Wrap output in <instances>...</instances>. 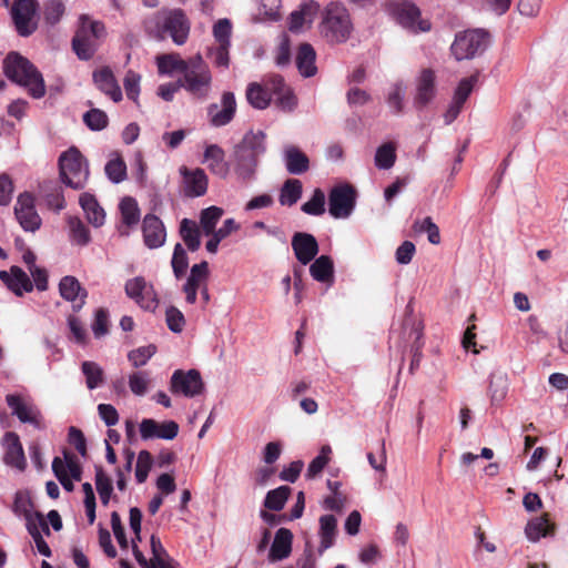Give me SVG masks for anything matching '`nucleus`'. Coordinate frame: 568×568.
I'll return each mask as SVG.
<instances>
[{"label": "nucleus", "instance_id": "1", "mask_svg": "<svg viewBox=\"0 0 568 568\" xmlns=\"http://www.w3.org/2000/svg\"><path fill=\"white\" fill-rule=\"evenodd\" d=\"M3 70L10 80L26 88L32 98L44 95L45 85L41 73L20 53L10 52L3 60Z\"/></svg>", "mask_w": 568, "mask_h": 568}, {"label": "nucleus", "instance_id": "2", "mask_svg": "<svg viewBox=\"0 0 568 568\" xmlns=\"http://www.w3.org/2000/svg\"><path fill=\"white\" fill-rule=\"evenodd\" d=\"M146 28L156 39L170 37L178 45L184 44L190 33V22L181 9L158 11L148 22Z\"/></svg>", "mask_w": 568, "mask_h": 568}, {"label": "nucleus", "instance_id": "3", "mask_svg": "<svg viewBox=\"0 0 568 568\" xmlns=\"http://www.w3.org/2000/svg\"><path fill=\"white\" fill-rule=\"evenodd\" d=\"M246 100L251 106H268L272 102L278 106H293L296 103L292 89L281 77H274L264 84L250 83L246 89Z\"/></svg>", "mask_w": 568, "mask_h": 568}, {"label": "nucleus", "instance_id": "4", "mask_svg": "<svg viewBox=\"0 0 568 568\" xmlns=\"http://www.w3.org/2000/svg\"><path fill=\"white\" fill-rule=\"evenodd\" d=\"M353 24L347 9L341 2L328 3L323 13L321 32L332 43L345 42L352 33Z\"/></svg>", "mask_w": 568, "mask_h": 568}, {"label": "nucleus", "instance_id": "5", "mask_svg": "<svg viewBox=\"0 0 568 568\" xmlns=\"http://www.w3.org/2000/svg\"><path fill=\"white\" fill-rule=\"evenodd\" d=\"M491 36L485 29H468L458 32L450 45L456 60L474 59L481 55L490 45Z\"/></svg>", "mask_w": 568, "mask_h": 568}, {"label": "nucleus", "instance_id": "6", "mask_svg": "<svg viewBox=\"0 0 568 568\" xmlns=\"http://www.w3.org/2000/svg\"><path fill=\"white\" fill-rule=\"evenodd\" d=\"M61 181L69 187L81 190L89 179L88 162L77 148H70L59 158Z\"/></svg>", "mask_w": 568, "mask_h": 568}, {"label": "nucleus", "instance_id": "7", "mask_svg": "<svg viewBox=\"0 0 568 568\" xmlns=\"http://www.w3.org/2000/svg\"><path fill=\"white\" fill-rule=\"evenodd\" d=\"M180 85L196 98H204L211 90L212 75L209 65L200 54L189 59Z\"/></svg>", "mask_w": 568, "mask_h": 568}, {"label": "nucleus", "instance_id": "8", "mask_svg": "<svg viewBox=\"0 0 568 568\" xmlns=\"http://www.w3.org/2000/svg\"><path fill=\"white\" fill-rule=\"evenodd\" d=\"M103 34V23L90 21L89 18L82 16L81 26L72 40V47L77 55L82 60L92 58L97 50V40Z\"/></svg>", "mask_w": 568, "mask_h": 568}, {"label": "nucleus", "instance_id": "9", "mask_svg": "<svg viewBox=\"0 0 568 568\" xmlns=\"http://www.w3.org/2000/svg\"><path fill=\"white\" fill-rule=\"evenodd\" d=\"M38 10L37 0H14L11 17L19 36L29 37L37 30Z\"/></svg>", "mask_w": 568, "mask_h": 568}, {"label": "nucleus", "instance_id": "10", "mask_svg": "<svg viewBox=\"0 0 568 568\" xmlns=\"http://www.w3.org/2000/svg\"><path fill=\"white\" fill-rule=\"evenodd\" d=\"M356 204V190L351 184L333 187L328 194V211L335 219L348 217Z\"/></svg>", "mask_w": 568, "mask_h": 568}, {"label": "nucleus", "instance_id": "11", "mask_svg": "<svg viewBox=\"0 0 568 568\" xmlns=\"http://www.w3.org/2000/svg\"><path fill=\"white\" fill-rule=\"evenodd\" d=\"M124 290L126 295L144 311L154 312L158 308L159 298L154 287L143 276L128 280Z\"/></svg>", "mask_w": 568, "mask_h": 568}, {"label": "nucleus", "instance_id": "12", "mask_svg": "<svg viewBox=\"0 0 568 568\" xmlns=\"http://www.w3.org/2000/svg\"><path fill=\"white\" fill-rule=\"evenodd\" d=\"M203 389L204 383L196 369H189L187 372L176 369L171 377L170 390L173 394L194 397L200 395Z\"/></svg>", "mask_w": 568, "mask_h": 568}, {"label": "nucleus", "instance_id": "13", "mask_svg": "<svg viewBox=\"0 0 568 568\" xmlns=\"http://www.w3.org/2000/svg\"><path fill=\"white\" fill-rule=\"evenodd\" d=\"M390 13L403 28L414 34L426 30L424 22L420 20L419 9L412 2L393 3L390 6Z\"/></svg>", "mask_w": 568, "mask_h": 568}, {"label": "nucleus", "instance_id": "14", "mask_svg": "<svg viewBox=\"0 0 568 568\" xmlns=\"http://www.w3.org/2000/svg\"><path fill=\"white\" fill-rule=\"evenodd\" d=\"M179 172L182 176V192L186 197H200L206 193L209 179L203 169L182 165Z\"/></svg>", "mask_w": 568, "mask_h": 568}, {"label": "nucleus", "instance_id": "15", "mask_svg": "<svg viewBox=\"0 0 568 568\" xmlns=\"http://www.w3.org/2000/svg\"><path fill=\"white\" fill-rule=\"evenodd\" d=\"M14 214L24 231L34 232L41 225V219L34 207V199L28 192L18 196Z\"/></svg>", "mask_w": 568, "mask_h": 568}, {"label": "nucleus", "instance_id": "16", "mask_svg": "<svg viewBox=\"0 0 568 568\" xmlns=\"http://www.w3.org/2000/svg\"><path fill=\"white\" fill-rule=\"evenodd\" d=\"M179 424L174 420L158 423L152 418H144L140 423V435L143 440L153 438L172 440L179 434Z\"/></svg>", "mask_w": 568, "mask_h": 568}, {"label": "nucleus", "instance_id": "17", "mask_svg": "<svg viewBox=\"0 0 568 568\" xmlns=\"http://www.w3.org/2000/svg\"><path fill=\"white\" fill-rule=\"evenodd\" d=\"M292 248L297 261L307 265L318 253V243L316 239L304 232H296L292 237Z\"/></svg>", "mask_w": 568, "mask_h": 568}, {"label": "nucleus", "instance_id": "18", "mask_svg": "<svg viewBox=\"0 0 568 568\" xmlns=\"http://www.w3.org/2000/svg\"><path fill=\"white\" fill-rule=\"evenodd\" d=\"M144 244L149 248L161 247L166 239V231L163 222L154 214H146L142 222Z\"/></svg>", "mask_w": 568, "mask_h": 568}, {"label": "nucleus", "instance_id": "19", "mask_svg": "<svg viewBox=\"0 0 568 568\" xmlns=\"http://www.w3.org/2000/svg\"><path fill=\"white\" fill-rule=\"evenodd\" d=\"M4 448V463L20 470L26 468V457L19 436L14 432H7L2 438Z\"/></svg>", "mask_w": 568, "mask_h": 568}, {"label": "nucleus", "instance_id": "20", "mask_svg": "<svg viewBox=\"0 0 568 568\" xmlns=\"http://www.w3.org/2000/svg\"><path fill=\"white\" fill-rule=\"evenodd\" d=\"M93 81L98 89L106 94L112 102L119 103L122 100V90L109 67L95 70L93 72Z\"/></svg>", "mask_w": 568, "mask_h": 568}, {"label": "nucleus", "instance_id": "21", "mask_svg": "<svg viewBox=\"0 0 568 568\" xmlns=\"http://www.w3.org/2000/svg\"><path fill=\"white\" fill-rule=\"evenodd\" d=\"M557 529L548 513L530 519L525 527V535L531 542H537L542 537H551Z\"/></svg>", "mask_w": 568, "mask_h": 568}, {"label": "nucleus", "instance_id": "22", "mask_svg": "<svg viewBox=\"0 0 568 568\" xmlns=\"http://www.w3.org/2000/svg\"><path fill=\"white\" fill-rule=\"evenodd\" d=\"M6 402L12 409V415L17 416L21 423H29L40 427V413L32 405L24 403L21 396L9 394L6 397Z\"/></svg>", "mask_w": 568, "mask_h": 568}, {"label": "nucleus", "instance_id": "23", "mask_svg": "<svg viewBox=\"0 0 568 568\" xmlns=\"http://www.w3.org/2000/svg\"><path fill=\"white\" fill-rule=\"evenodd\" d=\"M202 163L207 164V169L214 175L226 178L230 172L229 163L225 160L224 150L217 144H209L203 153Z\"/></svg>", "mask_w": 568, "mask_h": 568}, {"label": "nucleus", "instance_id": "24", "mask_svg": "<svg viewBox=\"0 0 568 568\" xmlns=\"http://www.w3.org/2000/svg\"><path fill=\"white\" fill-rule=\"evenodd\" d=\"M59 292L62 298H64L68 302H78V304H74V310H80L84 303L85 298L88 296V292L85 288H83L78 281L77 277L67 275L63 276L59 283Z\"/></svg>", "mask_w": 568, "mask_h": 568}, {"label": "nucleus", "instance_id": "25", "mask_svg": "<svg viewBox=\"0 0 568 568\" xmlns=\"http://www.w3.org/2000/svg\"><path fill=\"white\" fill-rule=\"evenodd\" d=\"M315 61L316 52L314 48L310 43L300 44L295 57V64L301 75L304 78L314 77L317 72Z\"/></svg>", "mask_w": 568, "mask_h": 568}, {"label": "nucleus", "instance_id": "26", "mask_svg": "<svg viewBox=\"0 0 568 568\" xmlns=\"http://www.w3.org/2000/svg\"><path fill=\"white\" fill-rule=\"evenodd\" d=\"M293 534L287 528H280L270 549L268 559L277 561L287 558L292 551Z\"/></svg>", "mask_w": 568, "mask_h": 568}, {"label": "nucleus", "instance_id": "27", "mask_svg": "<svg viewBox=\"0 0 568 568\" xmlns=\"http://www.w3.org/2000/svg\"><path fill=\"white\" fill-rule=\"evenodd\" d=\"M40 192L44 197L47 205L54 210L61 211L65 207V200L63 195L62 187L58 184L57 181L47 180L43 181L40 185Z\"/></svg>", "mask_w": 568, "mask_h": 568}, {"label": "nucleus", "instance_id": "28", "mask_svg": "<svg viewBox=\"0 0 568 568\" xmlns=\"http://www.w3.org/2000/svg\"><path fill=\"white\" fill-rule=\"evenodd\" d=\"M80 205L83 209L90 224L95 227L103 225L105 213L99 205L94 195L90 193H82L79 199Z\"/></svg>", "mask_w": 568, "mask_h": 568}, {"label": "nucleus", "instance_id": "29", "mask_svg": "<svg viewBox=\"0 0 568 568\" xmlns=\"http://www.w3.org/2000/svg\"><path fill=\"white\" fill-rule=\"evenodd\" d=\"M337 534V520L333 515H323L320 517V537L321 544L318 552L322 555L326 549L334 545Z\"/></svg>", "mask_w": 568, "mask_h": 568}, {"label": "nucleus", "instance_id": "30", "mask_svg": "<svg viewBox=\"0 0 568 568\" xmlns=\"http://www.w3.org/2000/svg\"><path fill=\"white\" fill-rule=\"evenodd\" d=\"M284 160L286 170L291 174H303L310 169V160L296 146H290L285 150Z\"/></svg>", "mask_w": 568, "mask_h": 568}, {"label": "nucleus", "instance_id": "31", "mask_svg": "<svg viewBox=\"0 0 568 568\" xmlns=\"http://www.w3.org/2000/svg\"><path fill=\"white\" fill-rule=\"evenodd\" d=\"M312 277L321 283L332 284L334 282V264L328 255H321L315 258L310 267Z\"/></svg>", "mask_w": 568, "mask_h": 568}, {"label": "nucleus", "instance_id": "32", "mask_svg": "<svg viewBox=\"0 0 568 568\" xmlns=\"http://www.w3.org/2000/svg\"><path fill=\"white\" fill-rule=\"evenodd\" d=\"M235 158L236 165L235 172L236 174L244 181H247L253 178L256 166H257V156L250 154L240 148L235 149Z\"/></svg>", "mask_w": 568, "mask_h": 568}, {"label": "nucleus", "instance_id": "33", "mask_svg": "<svg viewBox=\"0 0 568 568\" xmlns=\"http://www.w3.org/2000/svg\"><path fill=\"white\" fill-rule=\"evenodd\" d=\"M180 235L191 252H195L201 246V232L195 221L183 219L180 224Z\"/></svg>", "mask_w": 568, "mask_h": 568}, {"label": "nucleus", "instance_id": "34", "mask_svg": "<svg viewBox=\"0 0 568 568\" xmlns=\"http://www.w3.org/2000/svg\"><path fill=\"white\" fill-rule=\"evenodd\" d=\"M150 546L152 558L151 562L155 568H176L174 560L170 557L166 549L163 547L161 539L156 535L150 538Z\"/></svg>", "mask_w": 568, "mask_h": 568}, {"label": "nucleus", "instance_id": "35", "mask_svg": "<svg viewBox=\"0 0 568 568\" xmlns=\"http://www.w3.org/2000/svg\"><path fill=\"white\" fill-rule=\"evenodd\" d=\"M187 60H183L178 53H166L156 57L158 70L162 74H171L175 71L183 72Z\"/></svg>", "mask_w": 568, "mask_h": 568}, {"label": "nucleus", "instance_id": "36", "mask_svg": "<svg viewBox=\"0 0 568 568\" xmlns=\"http://www.w3.org/2000/svg\"><path fill=\"white\" fill-rule=\"evenodd\" d=\"M303 192L302 182L297 179H287L280 192L278 201L282 205L292 206L297 203Z\"/></svg>", "mask_w": 568, "mask_h": 568}, {"label": "nucleus", "instance_id": "37", "mask_svg": "<svg viewBox=\"0 0 568 568\" xmlns=\"http://www.w3.org/2000/svg\"><path fill=\"white\" fill-rule=\"evenodd\" d=\"M241 150L260 156L265 152V134L262 131L248 132L244 135L241 144L237 145Z\"/></svg>", "mask_w": 568, "mask_h": 568}, {"label": "nucleus", "instance_id": "38", "mask_svg": "<svg viewBox=\"0 0 568 568\" xmlns=\"http://www.w3.org/2000/svg\"><path fill=\"white\" fill-rule=\"evenodd\" d=\"M291 491L292 489L288 486H280L267 491L264 499V507L272 511L282 510L291 495Z\"/></svg>", "mask_w": 568, "mask_h": 568}, {"label": "nucleus", "instance_id": "39", "mask_svg": "<svg viewBox=\"0 0 568 568\" xmlns=\"http://www.w3.org/2000/svg\"><path fill=\"white\" fill-rule=\"evenodd\" d=\"M11 275L12 280L9 284V290L17 296H22L23 292H31L33 290V284L28 274L19 266H11Z\"/></svg>", "mask_w": 568, "mask_h": 568}, {"label": "nucleus", "instance_id": "40", "mask_svg": "<svg viewBox=\"0 0 568 568\" xmlns=\"http://www.w3.org/2000/svg\"><path fill=\"white\" fill-rule=\"evenodd\" d=\"M224 211L217 206H210L201 211L200 224L205 235L215 232V227Z\"/></svg>", "mask_w": 568, "mask_h": 568}, {"label": "nucleus", "instance_id": "41", "mask_svg": "<svg viewBox=\"0 0 568 568\" xmlns=\"http://www.w3.org/2000/svg\"><path fill=\"white\" fill-rule=\"evenodd\" d=\"M85 383L89 389H94L103 384L104 373L103 369L94 362L85 361L81 365Z\"/></svg>", "mask_w": 568, "mask_h": 568}, {"label": "nucleus", "instance_id": "42", "mask_svg": "<svg viewBox=\"0 0 568 568\" xmlns=\"http://www.w3.org/2000/svg\"><path fill=\"white\" fill-rule=\"evenodd\" d=\"M95 487L103 506H108L113 491V485L110 477H108L101 466H95Z\"/></svg>", "mask_w": 568, "mask_h": 568}, {"label": "nucleus", "instance_id": "43", "mask_svg": "<svg viewBox=\"0 0 568 568\" xmlns=\"http://www.w3.org/2000/svg\"><path fill=\"white\" fill-rule=\"evenodd\" d=\"M120 211L122 216V222L128 227L136 225L140 221V210L138 207V203L132 197H124L120 203Z\"/></svg>", "mask_w": 568, "mask_h": 568}, {"label": "nucleus", "instance_id": "44", "mask_svg": "<svg viewBox=\"0 0 568 568\" xmlns=\"http://www.w3.org/2000/svg\"><path fill=\"white\" fill-rule=\"evenodd\" d=\"M396 160L395 145L392 142L381 145L375 154V165L378 169H390Z\"/></svg>", "mask_w": 568, "mask_h": 568}, {"label": "nucleus", "instance_id": "45", "mask_svg": "<svg viewBox=\"0 0 568 568\" xmlns=\"http://www.w3.org/2000/svg\"><path fill=\"white\" fill-rule=\"evenodd\" d=\"M69 227L71 233V239L81 246H84L89 244L91 237H90V231L84 225V223L77 216L69 217Z\"/></svg>", "mask_w": 568, "mask_h": 568}, {"label": "nucleus", "instance_id": "46", "mask_svg": "<svg viewBox=\"0 0 568 568\" xmlns=\"http://www.w3.org/2000/svg\"><path fill=\"white\" fill-rule=\"evenodd\" d=\"M140 84H141V75L133 70L126 71L124 79H123V87H124L126 98L132 103H139Z\"/></svg>", "mask_w": 568, "mask_h": 568}, {"label": "nucleus", "instance_id": "47", "mask_svg": "<svg viewBox=\"0 0 568 568\" xmlns=\"http://www.w3.org/2000/svg\"><path fill=\"white\" fill-rule=\"evenodd\" d=\"M332 454V448L329 445H324L321 448L318 456H316L308 465L306 477L308 479L315 478L317 475L322 473L325 466L329 462V455Z\"/></svg>", "mask_w": 568, "mask_h": 568}, {"label": "nucleus", "instance_id": "48", "mask_svg": "<svg viewBox=\"0 0 568 568\" xmlns=\"http://www.w3.org/2000/svg\"><path fill=\"white\" fill-rule=\"evenodd\" d=\"M172 270L176 278H181L189 267V257L180 243H176L171 260Z\"/></svg>", "mask_w": 568, "mask_h": 568}, {"label": "nucleus", "instance_id": "49", "mask_svg": "<svg viewBox=\"0 0 568 568\" xmlns=\"http://www.w3.org/2000/svg\"><path fill=\"white\" fill-rule=\"evenodd\" d=\"M65 7L62 0H48L43 4V18L50 26L58 23L64 14Z\"/></svg>", "mask_w": 568, "mask_h": 568}, {"label": "nucleus", "instance_id": "50", "mask_svg": "<svg viewBox=\"0 0 568 568\" xmlns=\"http://www.w3.org/2000/svg\"><path fill=\"white\" fill-rule=\"evenodd\" d=\"M83 122L90 130L100 131L108 125L109 118L102 109H89L83 114Z\"/></svg>", "mask_w": 568, "mask_h": 568}, {"label": "nucleus", "instance_id": "51", "mask_svg": "<svg viewBox=\"0 0 568 568\" xmlns=\"http://www.w3.org/2000/svg\"><path fill=\"white\" fill-rule=\"evenodd\" d=\"M477 81L478 74H473L459 82L454 94V106H462L466 102Z\"/></svg>", "mask_w": 568, "mask_h": 568}, {"label": "nucleus", "instance_id": "52", "mask_svg": "<svg viewBox=\"0 0 568 568\" xmlns=\"http://www.w3.org/2000/svg\"><path fill=\"white\" fill-rule=\"evenodd\" d=\"M325 194L321 189H316L307 202L302 205V211L310 215H322L325 212Z\"/></svg>", "mask_w": 568, "mask_h": 568}, {"label": "nucleus", "instance_id": "53", "mask_svg": "<svg viewBox=\"0 0 568 568\" xmlns=\"http://www.w3.org/2000/svg\"><path fill=\"white\" fill-rule=\"evenodd\" d=\"M153 464V457L150 452L141 450L138 455L136 466H135V478L139 484H143L151 470Z\"/></svg>", "mask_w": 568, "mask_h": 568}, {"label": "nucleus", "instance_id": "54", "mask_svg": "<svg viewBox=\"0 0 568 568\" xmlns=\"http://www.w3.org/2000/svg\"><path fill=\"white\" fill-rule=\"evenodd\" d=\"M105 174L113 183H120L126 178V165L122 158L110 160L105 165Z\"/></svg>", "mask_w": 568, "mask_h": 568}, {"label": "nucleus", "instance_id": "55", "mask_svg": "<svg viewBox=\"0 0 568 568\" xmlns=\"http://www.w3.org/2000/svg\"><path fill=\"white\" fill-rule=\"evenodd\" d=\"M26 527L31 537L37 536V534H41L40 528L45 535H50L49 526L44 519V516L40 511H34L31 516L24 517Z\"/></svg>", "mask_w": 568, "mask_h": 568}, {"label": "nucleus", "instance_id": "56", "mask_svg": "<svg viewBox=\"0 0 568 568\" xmlns=\"http://www.w3.org/2000/svg\"><path fill=\"white\" fill-rule=\"evenodd\" d=\"M156 347L154 345L142 346L131 351L128 354L129 361L134 367H141L155 354Z\"/></svg>", "mask_w": 568, "mask_h": 568}, {"label": "nucleus", "instance_id": "57", "mask_svg": "<svg viewBox=\"0 0 568 568\" xmlns=\"http://www.w3.org/2000/svg\"><path fill=\"white\" fill-rule=\"evenodd\" d=\"M165 321L169 329L173 333H181L185 325L183 313L175 306L166 308Z\"/></svg>", "mask_w": 568, "mask_h": 568}, {"label": "nucleus", "instance_id": "58", "mask_svg": "<svg viewBox=\"0 0 568 568\" xmlns=\"http://www.w3.org/2000/svg\"><path fill=\"white\" fill-rule=\"evenodd\" d=\"M232 24L229 19H220L213 27V36L217 44L231 45Z\"/></svg>", "mask_w": 568, "mask_h": 568}, {"label": "nucleus", "instance_id": "59", "mask_svg": "<svg viewBox=\"0 0 568 568\" xmlns=\"http://www.w3.org/2000/svg\"><path fill=\"white\" fill-rule=\"evenodd\" d=\"M230 45L227 44H217L215 48L209 49V57L212 59L213 63L217 68L226 69L230 63L229 57Z\"/></svg>", "mask_w": 568, "mask_h": 568}, {"label": "nucleus", "instance_id": "60", "mask_svg": "<svg viewBox=\"0 0 568 568\" xmlns=\"http://www.w3.org/2000/svg\"><path fill=\"white\" fill-rule=\"evenodd\" d=\"M52 470L67 491H72L74 489V485L69 477L65 470V466L60 457L53 458Z\"/></svg>", "mask_w": 568, "mask_h": 568}, {"label": "nucleus", "instance_id": "61", "mask_svg": "<svg viewBox=\"0 0 568 568\" xmlns=\"http://www.w3.org/2000/svg\"><path fill=\"white\" fill-rule=\"evenodd\" d=\"M109 313L105 308H98L95 312L92 331L95 337H101L108 333Z\"/></svg>", "mask_w": 568, "mask_h": 568}, {"label": "nucleus", "instance_id": "62", "mask_svg": "<svg viewBox=\"0 0 568 568\" xmlns=\"http://www.w3.org/2000/svg\"><path fill=\"white\" fill-rule=\"evenodd\" d=\"M281 0H260L258 13L264 19L277 20L280 18Z\"/></svg>", "mask_w": 568, "mask_h": 568}, {"label": "nucleus", "instance_id": "63", "mask_svg": "<svg viewBox=\"0 0 568 568\" xmlns=\"http://www.w3.org/2000/svg\"><path fill=\"white\" fill-rule=\"evenodd\" d=\"M32 508L33 504L28 496L20 491L16 494L13 503V511L16 515L23 517L31 516L33 514Z\"/></svg>", "mask_w": 568, "mask_h": 568}, {"label": "nucleus", "instance_id": "64", "mask_svg": "<svg viewBox=\"0 0 568 568\" xmlns=\"http://www.w3.org/2000/svg\"><path fill=\"white\" fill-rule=\"evenodd\" d=\"M149 382L144 373H133L129 376V387L131 392L138 396H142L148 390Z\"/></svg>", "mask_w": 568, "mask_h": 568}]
</instances>
